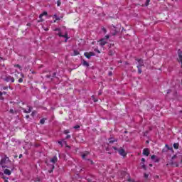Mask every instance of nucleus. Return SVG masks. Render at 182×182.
<instances>
[{"mask_svg": "<svg viewBox=\"0 0 182 182\" xmlns=\"http://www.w3.org/2000/svg\"><path fill=\"white\" fill-rule=\"evenodd\" d=\"M68 133H69V130H65V131H64V134H68Z\"/></svg>", "mask_w": 182, "mask_h": 182, "instance_id": "nucleus-40", "label": "nucleus"}, {"mask_svg": "<svg viewBox=\"0 0 182 182\" xmlns=\"http://www.w3.org/2000/svg\"><path fill=\"white\" fill-rule=\"evenodd\" d=\"M92 100L96 103V102H97V99L95 98V96H92Z\"/></svg>", "mask_w": 182, "mask_h": 182, "instance_id": "nucleus-28", "label": "nucleus"}, {"mask_svg": "<svg viewBox=\"0 0 182 182\" xmlns=\"http://www.w3.org/2000/svg\"><path fill=\"white\" fill-rule=\"evenodd\" d=\"M175 166H176V167H178V163H175Z\"/></svg>", "mask_w": 182, "mask_h": 182, "instance_id": "nucleus-55", "label": "nucleus"}, {"mask_svg": "<svg viewBox=\"0 0 182 182\" xmlns=\"http://www.w3.org/2000/svg\"><path fill=\"white\" fill-rule=\"evenodd\" d=\"M154 162H155V163H159V159H156L154 160Z\"/></svg>", "mask_w": 182, "mask_h": 182, "instance_id": "nucleus-44", "label": "nucleus"}, {"mask_svg": "<svg viewBox=\"0 0 182 182\" xmlns=\"http://www.w3.org/2000/svg\"><path fill=\"white\" fill-rule=\"evenodd\" d=\"M141 161H142L143 163H144V161H146V159H144V158H142V159H141Z\"/></svg>", "mask_w": 182, "mask_h": 182, "instance_id": "nucleus-49", "label": "nucleus"}, {"mask_svg": "<svg viewBox=\"0 0 182 182\" xmlns=\"http://www.w3.org/2000/svg\"><path fill=\"white\" fill-rule=\"evenodd\" d=\"M43 16L42 15V14H40V16H39V18H40V19H42V17H43Z\"/></svg>", "mask_w": 182, "mask_h": 182, "instance_id": "nucleus-53", "label": "nucleus"}, {"mask_svg": "<svg viewBox=\"0 0 182 182\" xmlns=\"http://www.w3.org/2000/svg\"><path fill=\"white\" fill-rule=\"evenodd\" d=\"M57 161H58V157L56 156H53L50 159V162L53 163V164H55V163H56Z\"/></svg>", "mask_w": 182, "mask_h": 182, "instance_id": "nucleus-12", "label": "nucleus"}, {"mask_svg": "<svg viewBox=\"0 0 182 182\" xmlns=\"http://www.w3.org/2000/svg\"><path fill=\"white\" fill-rule=\"evenodd\" d=\"M100 46H105V45H106V43H107V41L105 40V38H102L101 40H100Z\"/></svg>", "mask_w": 182, "mask_h": 182, "instance_id": "nucleus-9", "label": "nucleus"}, {"mask_svg": "<svg viewBox=\"0 0 182 182\" xmlns=\"http://www.w3.org/2000/svg\"><path fill=\"white\" fill-rule=\"evenodd\" d=\"M28 109L26 110V109L25 108H22V110L24 113H31V112H32V107L31 106H28Z\"/></svg>", "mask_w": 182, "mask_h": 182, "instance_id": "nucleus-7", "label": "nucleus"}, {"mask_svg": "<svg viewBox=\"0 0 182 182\" xmlns=\"http://www.w3.org/2000/svg\"><path fill=\"white\" fill-rule=\"evenodd\" d=\"M46 77H47L48 79L50 78V75H46Z\"/></svg>", "mask_w": 182, "mask_h": 182, "instance_id": "nucleus-41", "label": "nucleus"}, {"mask_svg": "<svg viewBox=\"0 0 182 182\" xmlns=\"http://www.w3.org/2000/svg\"><path fill=\"white\" fill-rule=\"evenodd\" d=\"M54 32H58L57 35L60 36V38H65V42H68V39H69V36H68V33H65V34H62V31L59 28H56L54 30Z\"/></svg>", "mask_w": 182, "mask_h": 182, "instance_id": "nucleus-2", "label": "nucleus"}, {"mask_svg": "<svg viewBox=\"0 0 182 182\" xmlns=\"http://www.w3.org/2000/svg\"><path fill=\"white\" fill-rule=\"evenodd\" d=\"M9 113H11V114H14V113H16V111L11 109L10 111H9Z\"/></svg>", "mask_w": 182, "mask_h": 182, "instance_id": "nucleus-23", "label": "nucleus"}, {"mask_svg": "<svg viewBox=\"0 0 182 182\" xmlns=\"http://www.w3.org/2000/svg\"><path fill=\"white\" fill-rule=\"evenodd\" d=\"M60 4H61V3H60V1H57V5H58V6H60Z\"/></svg>", "mask_w": 182, "mask_h": 182, "instance_id": "nucleus-39", "label": "nucleus"}, {"mask_svg": "<svg viewBox=\"0 0 182 182\" xmlns=\"http://www.w3.org/2000/svg\"><path fill=\"white\" fill-rule=\"evenodd\" d=\"M8 163H11V160H9V157L5 155L0 161V166H1L3 168H8V166L6 165Z\"/></svg>", "mask_w": 182, "mask_h": 182, "instance_id": "nucleus-1", "label": "nucleus"}, {"mask_svg": "<svg viewBox=\"0 0 182 182\" xmlns=\"http://www.w3.org/2000/svg\"><path fill=\"white\" fill-rule=\"evenodd\" d=\"M19 159H22V154H20L18 156Z\"/></svg>", "mask_w": 182, "mask_h": 182, "instance_id": "nucleus-56", "label": "nucleus"}, {"mask_svg": "<svg viewBox=\"0 0 182 182\" xmlns=\"http://www.w3.org/2000/svg\"><path fill=\"white\" fill-rule=\"evenodd\" d=\"M168 150H170L172 151V153H174V150L173 149V147L168 146Z\"/></svg>", "mask_w": 182, "mask_h": 182, "instance_id": "nucleus-26", "label": "nucleus"}, {"mask_svg": "<svg viewBox=\"0 0 182 182\" xmlns=\"http://www.w3.org/2000/svg\"><path fill=\"white\" fill-rule=\"evenodd\" d=\"M22 82H23V78H19L18 79V83H22Z\"/></svg>", "mask_w": 182, "mask_h": 182, "instance_id": "nucleus-32", "label": "nucleus"}, {"mask_svg": "<svg viewBox=\"0 0 182 182\" xmlns=\"http://www.w3.org/2000/svg\"><path fill=\"white\" fill-rule=\"evenodd\" d=\"M4 182H9L7 179H5Z\"/></svg>", "mask_w": 182, "mask_h": 182, "instance_id": "nucleus-62", "label": "nucleus"}, {"mask_svg": "<svg viewBox=\"0 0 182 182\" xmlns=\"http://www.w3.org/2000/svg\"><path fill=\"white\" fill-rule=\"evenodd\" d=\"M128 181H133V180H132V179H129Z\"/></svg>", "mask_w": 182, "mask_h": 182, "instance_id": "nucleus-64", "label": "nucleus"}, {"mask_svg": "<svg viewBox=\"0 0 182 182\" xmlns=\"http://www.w3.org/2000/svg\"><path fill=\"white\" fill-rule=\"evenodd\" d=\"M14 68H18V69H21V65L19 64H16L14 65Z\"/></svg>", "mask_w": 182, "mask_h": 182, "instance_id": "nucleus-31", "label": "nucleus"}, {"mask_svg": "<svg viewBox=\"0 0 182 182\" xmlns=\"http://www.w3.org/2000/svg\"><path fill=\"white\" fill-rule=\"evenodd\" d=\"M79 51L77 50H73V56H77V55H79Z\"/></svg>", "mask_w": 182, "mask_h": 182, "instance_id": "nucleus-18", "label": "nucleus"}, {"mask_svg": "<svg viewBox=\"0 0 182 182\" xmlns=\"http://www.w3.org/2000/svg\"><path fill=\"white\" fill-rule=\"evenodd\" d=\"M56 77V73H53V77Z\"/></svg>", "mask_w": 182, "mask_h": 182, "instance_id": "nucleus-43", "label": "nucleus"}, {"mask_svg": "<svg viewBox=\"0 0 182 182\" xmlns=\"http://www.w3.org/2000/svg\"><path fill=\"white\" fill-rule=\"evenodd\" d=\"M74 129H80V126L76 125L74 127Z\"/></svg>", "mask_w": 182, "mask_h": 182, "instance_id": "nucleus-35", "label": "nucleus"}, {"mask_svg": "<svg viewBox=\"0 0 182 182\" xmlns=\"http://www.w3.org/2000/svg\"><path fill=\"white\" fill-rule=\"evenodd\" d=\"M112 149H114V150H117V147L116 146H112Z\"/></svg>", "mask_w": 182, "mask_h": 182, "instance_id": "nucleus-51", "label": "nucleus"}, {"mask_svg": "<svg viewBox=\"0 0 182 182\" xmlns=\"http://www.w3.org/2000/svg\"><path fill=\"white\" fill-rule=\"evenodd\" d=\"M63 141L65 143V144H66V141L63 140Z\"/></svg>", "mask_w": 182, "mask_h": 182, "instance_id": "nucleus-63", "label": "nucleus"}, {"mask_svg": "<svg viewBox=\"0 0 182 182\" xmlns=\"http://www.w3.org/2000/svg\"><path fill=\"white\" fill-rule=\"evenodd\" d=\"M180 146V144H178V143H174L173 144V149H175L176 150H177L178 149V146Z\"/></svg>", "mask_w": 182, "mask_h": 182, "instance_id": "nucleus-19", "label": "nucleus"}, {"mask_svg": "<svg viewBox=\"0 0 182 182\" xmlns=\"http://www.w3.org/2000/svg\"><path fill=\"white\" fill-rule=\"evenodd\" d=\"M41 15H43V16H45L46 15H48V12L43 11V14H41Z\"/></svg>", "mask_w": 182, "mask_h": 182, "instance_id": "nucleus-30", "label": "nucleus"}, {"mask_svg": "<svg viewBox=\"0 0 182 182\" xmlns=\"http://www.w3.org/2000/svg\"><path fill=\"white\" fill-rule=\"evenodd\" d=\"M4 80L5 82H11V83H14V82H15V78L11 75H6Z\"/></svg>", "mask_w": 182, "mask_h": 182, "instance_id": "nucleus-3", "label": "nucleus"}, {"mask_svg": "<svg viewBox=\"0 0 182 182\" xmlns=\"http://www.w3.org/2000/svg\"><path fill=\"white\" fill-rule=\"evenodd\" d=\"M4 90H6L8 89V87H3Z\"/></svg>", "mask_w": 182, "mask_h": 182, "instance_id": "nucleus-54", "label": "nucleus"}, {"mask_svg": "<svg viewBox=\"0 0 182 182\" xmlns=\"http://www.w3.org/2000/svg\"><path fill=\"white\" fill-rule=\"evenodd\" d=\"M136 68H137V69H138V73H139V75H141V67H140V66H136Z\"/></svg>", "mask_w": 182, "mask_h": 182, "instance_id": "nucleus-20", "label": "nucleus"}, {"mask_svg": "<svg viewBox=\"0 0 182 182\" xmlns=\"http://www.w3.org/2000/svg\"><path fill=\"white\" fill-rule=\"evenodd\" d=\"M36 182H41V179L40 178H37Z\"/></svg>", "mask_w": 182, "mask_h": 182, "instance_id": "nucleus-48", "label": "nucleus"}, {"mask_svg": "<svg viewBox=\"0 0 182 182\" xmlns=\"http://www.w3.org/2000/svg\"><path fill=\"white\" fill-rule=\"evenodd\" d=\"M65 139H70V135H67Z\"/></svg>", "mask_w": 182, "mask_h": 182, "instance_id": "nucleus-45", "label": "nucleus"}, {"mask_svg": "<svg viewBox=\"0 0 182 182\" xmlns=\"http://www.w3.org/2000/svg\"><path fill=\"white\" fill-rule=\"evenodd\" d=\"M54 16L55 18V21H60V18L58 17L56 14H55Z\"/></svg>", "mask_w": 182, "mask_h": 182, "instance_id": "nucleus-27", "label": "nucleus"}, {"mask_svg": "<svg viewBox=\"0 0 182 182\" xmlns=\"http://www.w3.org/2000/svg\"><path fill=\"white\" fill-rule=\"evenodd\" d=\"M142 168H144V170H146V165H142Z\"/></svg>", "mask_w": 182, "mask_h": 182, "instance_id": "nucleus-42", "label": "nucleus"}, {"mask_svg": "<svg viewBox=\"0 0 182 182\" xmlns=\"http://www.w3.org/2000/svg\"><path fill=\"white\" fill-rule=\"evenodd\" d=\"M109 38H110V36L107 35V36H105V40H106V39H109Z\"/></svg>", "mask_w": 182, "mask_h": 182, "instance_id": "nucleus-37", "label": "nucleus"}, {"mask_svg": "<svg viewBox=\"0 0 182 182\" xmlns=\"http://www.w3.org/2000/svg\"><path fill=\"white\" fill-rule=\"evenodd\" d=\"M156 155H152L151 156V160H154V159H156Z\"/></svg>", "mask_w": 182, "mask_h": 182, "instance_id": "nucleus-33", "label": "nucleus"}, {"mask_svg": "<svg viewBox=\"0 0 182 182\" xmlns=\"http://www.w3.org/2000/svg\"><path fill=\"white\" fill-rule=\"evenodd\" d=\"M114 53H116V51H114V50L110 49V50H109V56H113V55H114Z\"/></svg>", "mask_w": 182, "mask_h": 182, "instance_id": "nucleus-16", "label": "nucleus"}, {"mask_svg": "<svg viewBox=\"0 0 182 182\" xmlns=\"http://www.w3.org/2000/svg\"><path fill=\"white\" fill-rule=\"evenodd\" d=\"M143 154L144 156H149V155L150 154V149L146 148V149H144L143 150Z\"/></svg>", "mask_w": 182, "mask_h": 182, "instance_id": "nucleus-6", "label": "nucleus"}, {"mask_svg": "<svg viewBox=\"0 0 182 182\" xmlns=\"http://www.w3.org/2000/svg\"><path fill=\"white\" fill-rule=\"evenodd\" d=\"M112 75H113V73H112V72L109 73V76H112Z\"/></svg>", "mask_w": 182, "mask_h": 182, "instance_id": "nucleus-50", "label": "nucleus"}, {"mask_svg": "<svg viewBox=\"0 0 182 182\" xmlns=\"http://www.w3.org/2000/svg\"><path fill=\"white\" fill-rule=\"evenodd\" d=\"M26 119H29V115H26Z\"/></svg>", "mask_w": 182, "mask_h": 182, "instance_id": "nucleus-59", "label": "nucleus"}, {"mask_svg": "<svg viewBox=\"0 0 182 182\" xmlns=\"http://www.w3.org/2000/svg\"><path fill=\"white\" fill-rule=\"evenodd\" d=\"M171 90H168L167 94L168 95V93H171Z\"/></svg>", "mask_w": 182, "mask_h": 182, "instance_id": "nucleus-52", "label": "nucleus"}, {"mask_svg": "<svg viewBox=\"0 0 182 182\" xmlns=\"http://www.w3.org/2000/svg\"><path fill=\"white\" fill-rule=\"evenodd\" d=\"M82 65L86 66V68H89V63L84 60H82Z\"/></svg>", "mask_w": 182, "mask_h": 182, "instance_id": "nucleus-17", "label": "nucleus"}, {"mask_svg": "<svg viewBox=\"0 0 182 182\" xmlns=\"http://www.w3.org/2000/svg\"><path fill=\"white\" fill-rule=\"evenodd\" d=\"M102 31L103 32V33H107V30L105 27L102 28Z\"/></svg>", "mask_w": 182, "mask_h": 182, "instance_id": "nucleus-22", "label": "nucleus"}, {"mask_svg": "<svg viewBox=\"0 0 182 182\" xmlns=\"http://www.w3.org/2000/svg\"><path fill=\"white\" fill-rule=\"evenodd\" d=\"M178 62H181V68H182V53H181V51L178 50Z\"/></svg>", "mask_w": 182, "mask_h": 182, "instance_id": "nucleus-8", "label": "nucleus"}, {"mask_svg": "<svg viewBox=\"0 0 182 182\" xmlns=\"http://www.w3.org/2000/svg\"><path fill=\"white\" fill-rule=\"evenodd\" d=\"M174 164H176V163H174V161H171V162H169L170 166H174Z\"/></svg>", "mask_w": 182, "mask_h": 182, "instance_id": "nucleus-29", "label": "nucleus"}, {"mask_svg": "<svg viewBox=\"0 0 182 182\" xmlns=\"http://www.w3.org/2000/svg\"><path fill=\"white\" fill-rule=\"evenodd\" d=\"M21 76L22 77H25V76L23 75V74H21Z\"/></svg>", "mask_w": 182, "mask_h": 182, "instance_id": "nucleus-61", "label": "nucleus"}, {"mask_svg": "<svg viewBox=\"0 0 182 182\" xmlns=\"http://www.w3.org/2000/svg\"><path fill=\"white\" fill-rule=\"evenodd\" d=\"M149 4H150V0H146L145 3V6H149Z\"/></svg>", "mask_w": 182, "mask_h": 182, "instance_id": "nucleus-24", "label": "nucleus"}, {"mask_svg": "<svg viewBox=\"0 0 182 182\" xmlns=\"http://www.w3.org/2000/svg\"><path fill=\"white\" fill-rule=\"evenodd\" d=\"M84 55L87 59H90V58H92V56H95V53H93V52L87 53V52H86V53H84Z\"/></svg>", "mask_w": 182, "mask_h": 182, "instance_id": "nucleus-5", "label": "nucleus"}, {"mask_svg": "<svg viewBox=\"0 0 182 182\" xmlns=\"http://www.w3.org/2000/svg\"><path fill=\"white\" fill-rule=\"evenodd\" d=\"M88 161L90 162V164H94L93 161L90 160V159H87Z\"/></svg>", "mask_w": 182, "mask_h": 182, "instance_id": "nucleus-38", "label": "nucleus"}, {"mask_svg": "<svg viewBox=\"0 0 182 182\" xmlns=\"http://www.w3.org/2000/svg\"><path fill=\"white\" fill-rule=\"evenodd\" d=\"M58 144H60L61 147H63V144H62V141H58Z\"/></svg>", "mask_w": 182, "mask_h": 182, "instance_id": "nucleus-34", "label": "nucleus"}, {"mask_svg": "<svg viewBox=\"0 0 182 182\" xmlns=\"http://www.w3.org/2000/svg\"><path fill=\"white\" fill-rule=\"evenodd\" d=\"M144 177H145L146 178H147V177H149V174L145 173V174H144Z\"/></svg>", "mask_w": 182, "mask_h": 182, "instance_id": "nucleus-47", "label": "nucleus"}, {"mask_svg": "<svg viewBox=\"0 0 182 182\" xmlns=\"http://www.w3.org/2000/svg\"><path fill=\"white\" fill-rule=\"evenodd\" d=\"M98 95H99V96H100V95H102V91H100Z\"/></svg>", "mask_w": 182, "mask_h": 182, "instance_id": "nucleus-57", "label": "nucleus"}, {"mask_svg": "<svg viewBox=\"0 0 182 182\" xmlns=\"http://www.w3.org/2000/svg\"><path fill=\"white\" fill-rule=\"evenodd\" d=\"M11 170L8 169V168H6L4 170V174H6V176H11Z\"/></svg>", "mask_w": 182, "mask_h": 182, "instance_id": "nucleus-15", "label": "nucleus"}, {"mask_svg": "<svg viewBox=\"0 0 182 182\" xmlns=\"http://www.w3.org/2000/svg\"><path fill=\"white\" fill-rule=\"evenodd\" d=\"M136 60L139 63V65L137 66H139V68L144 66V63L143 62L142 59H136Z\"/></svg>", "mask_w": 182, "mask_h": 182, "instance_id": "nucleus-11", "label": "nucleus"}, {"mask_svg": "<svg viewBox=\"0 0 182 182\" xmlns=\"http://www.w3.org/2000/svg\"><path fill=\"white\" fill-rule=\"evenodd\" d=\"M1 93H3V95H6V92H5V91Z\"/></svg>", "mask_w": 182, "mask_h": 182, "instance_id": "nucleus-58", "label": "nucleus"}, {"mask_svg": "<svg viewBox=\"0 0 182 182\" xmlns=\"http://www.w3.org/2000/svg\"><path fill=\"white\" fill-rule=\"evenodd\" d=\"M2 95H3L2 92L0 91V97L1 96H2Z\"/></svg>", "mask_w": 182, "mask_h": 182, "instance_id": "nucleus-60", "label": "nucleus"}, {"mask_svg": "<svg viewBox=\"0 0 182 182\" xmlns=\"http://www.w3.org/2000/svg\"><path fill=\"white\" fill-rule=\"evenodd\" d=\"M109 144H113V143H115L116 141H117V139H114L113 137L109 138Z\"/></svg>", "mask_w": 182, "mask_h": 182, "instance_id": "nucleus-13", "label": "nucleus"}, {"mask_svg": "<svg viewBox=\"0 0 182 182\" xmlns=\"http://www.w3.org/2000/svg\"><path fill=\"white\" fill-rule=\"evenodd\" d=\"M116 35H117V31L114 30V32L112 33V36H116Z\"/></svg>", "mask_w": 182, "mask_h": 182, "instance_id": "nucleus-25", "label": "nucleus"}, {"mask_svg": "<svg viewBox=\"0 0 182 182\" xmlns=\"http://www.w3.org/2000/svg\"><path fill=\"white\" fill-rule=\"evenodd\" d=\"M168 151V144L165 145V148L162 149V153H167Z\"/></svg>", "mask_w": 182, "mask_h": 182, "instance_id": "nucleus-14", "label": "nucleus"}, {"mask_svg": "<svg viewBox=\"0 0 182 182\" xmlns=\"http://www.w3.org/2000/svg\"><path fill=\"white\" fill-rule=\"evenodd\" d=\"M89 154H90V152L89 151H85L82 154V158L83 160H87L86 157H87V156H89Z\"/></svg>", "mask_w": 182, "mask_h": 182, "instance_id": "nucleus-10", "label": "nucleus"}, {"mask_svg": "<svg viewBox=\"0 0 182 182\" xmlns=\"http://www.w3.org/2000/svg\"><path fill=\"white\" fill-rule=\"evenodd\" d=\"M154 177L155 178H160V176H159V175H156Z\"/></svg>", "mask_w": 182, "mask_h": 182, "instance_id": "nucleus-46", "label": "nucleus"}, {"mask_svg": "<svg viewBox=\"0 0 182 182\" xmlns=\"http://www.w3.org/2000/svg\"><path fill=\"white\" fill-rule=\"evenodd\" d=\"M174 159H177V155H174L172 156L171 160H174Z\"/></svg>", "mask_w": 182, "mask_h": 182, "instance_id": "nucleus-36", "label": "nucleus"}, {"mask_svg": "<svg viewBox=\"0 0 182 182\" xmlns=\"http://www.w3.org/2000/svg\"><path fill=\"white\" fill-rule=\"evenodd\" d=\"M45 120H46L45 118H43L40 120L41 124H45Z\"/></svg>", "mask_w": 182, "mask_h": 182, "instance_id": "nucleus-21", "label": "nucleus"}, {"mask_svg": "<svg viewBox=\"0 0 182 182\" xmlns=\"http://www.w3.org/2000/svg\"><path fill=\"white\" fill-rule=\"evenodd\" d=\"M118 153L119 154H120V156H122L123 157H126V156H127V153H126V151H124L122 148L118 149Z\"/></svg>", "mask_w": 182, "mask_h": 182, "instance_id": "nucleus-4", "label": "nucleus"}]
</instances>
